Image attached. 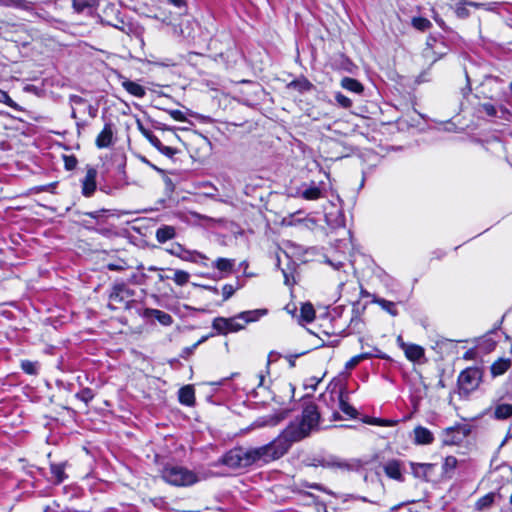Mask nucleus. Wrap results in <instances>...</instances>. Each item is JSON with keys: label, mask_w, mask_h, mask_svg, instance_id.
Wrapping results in <instances>:
<instances>
[{"label": "nucleus", "mask_w": 512, "mask_h": 512, "mask_svg": "<svg viewBox=\"0 0 512 512\" xmlns=\"http://www.w3.org/2000/svg\"><path fill=\"white\" fill-rule=\"evenodd\" d=\"M0 103H5L9 107L16 108L17 104L10 98V96L3 90H0Z\"/></svg>", "instance_id": "obj_47"}, {"label": "nucleus", "mask_w": 512, "mask_h": 512, "mask_svg": "<svg viewBox=\"0 0 512 512\" xmlns=\"http://www.w3.org/2000/svg\"><path fill=\"white\" fill-rule=\"evenodd\" d=\"M412 25L420 31H425L431 27V22L423 17H414L412 19Z\"/></svg>", "instance_id": "obj_36"}, {"label": "nucleus", "mask_w": 512, "mask_h": 512, "mask_svg": "<svg viewBox=\"0 0 512 512\" xmlns=\"http://www.w3.org/2000/svg\"><path fill=\"white\" fill-rule=\"evenodd\" d=\"M335 100L336 102L343 108H350L352 106V101L345 95H343L340 92H337L335 94Z\"/></svg>", "instance_id": "obj_43"}, {"label": "nucleus", "mask_w": 512, "mask_h": 512, "mask_svg": "<svg viewBox=\"0 0 512 512\" xmlns=\"http://www.w3.org/2000/svg\"><path fill=\"white\" fill-rule=\"evenodd\" d=\"M259 384H258V387H262L264 386V382H265V375L264 374H259Z\"/></svg>", "instance_id": "obj_60"}, {"label": "nucleus", "mask_w": 512, "mask_h": 512, "mask_svg": "<svg viewBox=\"0 0 512 512\" xmlns=\"http://www.w3.org/2000/svg\"><path fill=\"white\" fill-rule=\"evenodd\" d=\"M369 424L379 425V426H395L398 421L397 420H387V419H379V418H371L367 421Z\"/></svg>", "instance_id": "obj_44"}, {"label": "nucleus", "mask_w": 512, "mask_h": 512, "mask_svg": "<svg viewBox=\"0 0 512 512\" xmlns=\"http://www.w3.org/2000/svg\"><path fill=\"white\" fill-rule=\"evenodd\" d=\"M235 290L236 289L230 284L224 285L222 288L223 299L228 300L234 294Z\"/></svg>", "instance_id": "obj_48"}, {"label": "nucleus", "mask_w": 512, "mask_h": 512, "mask_svg": "<svg viewBox=\"0 0 512 512\" xmlns=\"http://www.w3.org/2000/svg\"><path fill=\"white\" fill-rule=\"evenodd\" d=\"M109 25L121 30L122 32H125V33H129L130 32V26L125 24L122 20H119L118 23H110L108 22Z\"/></svg>", "instance_id": "obj_49"}, {"label": "nucleus", "mask_w": 512, "mask_h": 512, "mask_svg": "<svg viewBox=\"0 0 512 512\" xmlns=\"http://www.w3.org/2000/svg\"><path fill=\"white\" fill-rule=\"evenodd\" d=\"M179 401L187 406H191L195 402V393L192 386L187 385L179 390Z\"/></svg>", "instance_id": "obj_16"}, {"label": "nucleus", "mask_w": 512, "mask_h": 512, "mask_svg": "<svg viewBox=\"0 0 512 512\" xmlns=\"http://www.w3.org/2000/svg\"><path fill=\"white\" fill-rule=\"evenodd\" d=\"M179 258L184 261L197 262V258L205 259L206 257L197 251H190L183 248Z\"/></svg>", "instance_id": "obj_33"}, {"label": "nucleus", "mask_w": 512, "mask_h": 512, "mask_svg": "<svg viewBox=\"0 0 512 512\" xmlns=\"http://www.w3.org/2000/svg\"><path fill=\"white\" fill-rule=\"evenodd\" d=\"M134 292L124 283H116L110 293V301L113 303H127L133 297Z\"/></svg>", "instance_id": "obj_7"}, {"label": "nucleus", "mask_w": 512, "mask_h": 512, "mask_svg": "<svg viewBox=\"0 0 512 512\" xmlns=\"http://www.w3.org/2000/svg\"><path fill=\"white\" fill-rule=\"evenodd\" d=\"M465 5L473 6L475 8H478V4L474 2H465V3H459L455 9V12L458 17L465 18L468 16V10L465 7Z\"/></svg>", "instance_id": "obj_39"}, {"label": "nucleus", "mask_w": 512, "mask_h": 512, "mask_svg": "<svg viewBox=\"0 0 512 512\" xmlns=\"http://www.w3.org/2000/svg\"><path fill=\"white\" fill-rule=\"evenodd\" d=\"M298 196L305 200H318L324 196L323 189L315 182L304 185L303 189L298 192Z\"/></svg>", "instance_id": "obj_12"}, {"label": "nucleus", "mask_w": 512, "mask_h": 512, "mask_svg": "<svg viewBox=\"0 0 512 512\" xmlns=\"http://www.w3.org/2000/svg\"><path fill=\"white\" fill-rule=\"evenodd\" d=\"M97 170L92 166H87L86 175L81 181L82 194L85 197H91L96 190Z\"/></svg>", "instance_id": "obj_8"}, {"label": "nucleus", "mask_w": 512, "mask_h": 512, "mask_svg": "<svg viewBox=\"0 0 512 512\" xmlns=\"http://www.w3.org/2000/svg\"><path fill=\"white\" fill-rule=\"evenodd\" d=\"M201 342H202V340H200L199 342L195 343L192 347H190V348H186V349H185V351H186L188 354H191V353L193 352V350L197 347V345H198L199 343H201Z\"/></svg>", "instance_id": "obj_61"}, {"label": "nucleus", "mask_w": 512, "mask_h": 512, "mask_svg": "<svg viewBox=\"0 0 512 512\" xmlns=\"http://www.w3.org/2000/svg\"><path fill=\"white\" fill-rule=\"evenodd\" d=\"M413 442L416 445H430L434 441L433 433L426 427L416 426L413 430Z\"/></svg>", "instance_id": "obj_11"}, {"label": "nucleus", "mask_w": 512, "mask_h": 512, "mask_svg": "<svg viewBox=\"0 0 512 512\" xmlns=\"http://www.w3.org/2000/svg\"><path fill=\"white\" fill-rule=\"evenodd\" d=\"M137 126L144 137H145V133H152L151 131L145 129L140 121L137 122Z\"/></svg>", "instance_id": "obj_57"}, {"label": "nucleus", "mask_w": 512, "mask_h": 512, "mask_svg": "<svg viewBox=\"0 0 512 512\" xmlns=\"http://www.w3.org/2000/svg\"><path fill=\"white\" fill-rule=\"evenodd\" d=\"M493 494L482 497V507L489 505L493 501Z\"/></svg>", "instance_id": "obj_54"}, {"label": "nucleus", "mask_w": 512, "mask_h": 512, "mask_svg": "<svg viewBox=\"0 0 512 512\" xmlns=\"http://www.w3.org/2000/svg\"><path fill=\"white\" fill-rule=\"evenodd\" d=\"M160 152L168 157H172L176 153V150L172 147L163 145Z\"/></svg>", "instance_id": "obj_51"}, {"label": "nucleus", "mask_w": 512, "mask_h": 512, "mask_svg": "<svg viewBox=\"0 0 512 512\" xmlns=\"http://www.w3.org/2000/svg\"><path fill=\"white\" fill-rule=\"evenodd\" d=\"M151 316L156 318L162 325L169 326L172 324V316L164 311L152 309L150 311Z\"/></svg>", "instance_id": "obj_26"}, {"label": "nucleus", "mask_w": 512, "mask_h": 512, "mask_svg": "<svg viewBox=\"0 0 512 512\" xmlns=\"http://www.w3.org/2000/svg\"><path fill=\"white\" fill-rule=\"evenodd\" d=\"M86 100L78 95H71L70 96V103L72 105V113H71V117L76 119L77 118V114H76V110H75V106H81V105H84L86 104Z\"/></svg>", "instance_id": "obj_40"}, {"label": "nucleus", "mask_w": 512, "mask_h": 512, "mask_svg": "<svg viewBox=\"0 0 512 512\" xmlns=\"http://www.w3.org/2000/svg\"><path fill=\"white\" fill-rule=\"evenodd\" d=\"M286 415H287L286 412H282V413H279L276 415H271V416L264 418L262 421H257L256 425L258 427L276 426L277 424H279L281 421H283L285 419Z\"/></svg>", "instance_id": "obj_22"}, {"label": "nucleus", "mask_w": 512, "mask_h": 512, "mask_svg": "<svg viewBox=\"0 0 512 512\" xmlns=\"http://www.w3.org/2000/svg\"><path fill=\"white\" fill-rule=\"evenodd\" d=\"M170 4L178 7V8H181L185 5V2L184 0H167Z\"/></svg>", "instance_id": "obj_56"}, {"label": "nucleus", "mask_w": 512, "mask_h": 512, "mask_svg": "<svg viewBox=\"0 0 512 512\" xmlns=\"http://www.w3.org/2000/svg\"><path fill=\"white\" fill-rule=\"evenodd\" d=\"M404 353L410 361H418L424 356V349L419 345L409 344Z\"/></svg>", "instance_id": "obj_18"}, {"label": "nucleus", "mask_w": 512, "mask_h": 512, "mask_svg": "<svg viewBox=\"0 0 512 512\" xmlns=\"http://www.w3.org/2000/svg\"><path fill=\"white\" fill-rule=\"evenodd\" d=\"M122 87L128 92L130 93L131 95L135 96V97H138V98H142L145 96L146 94V90L143 86H141L140 84L134 82V81H131L129 79H124L122 81Z\"/></svg>", "instance_id": "obj_15"}, {"label": "nucleus", "mask_w": 512, "mask_h": 512, "mask_svg": "<svg viewBox=\"0 0 512 512\" xmlns=\"http://www.w3.org/2000/svg\"><path fill=\"white\" fill-rule=\"evenodd\" d=\"M50 470L53 477L55 478V483L59 484L66 478V474L64 472V464H52Z\"/></svg>", "instance_id": "obj_31"}, {"label": "nucleus", "mask_w": 512, "mask_h": 512, "mask_svg": "<svg viewBox=\"0 0 512 512\" xmlns=\"http://www.w3.org/2000/svg\"><path fill=\"white\" fill-rule=\"evenodd\" d=\"M330 465L332 467H336V468H339V469H342V470H355V469H358L359 467V462L358 461H347V460H342V459H335V460H332Z\"/></svg>", "instance_id": "obj_24"}, {"label": "nucleus", "mask_w": 512, "mask_h": 512, "mask_svg": "<svg viewBox=\"0 0 512 512\" xmlns=\"http://www.w3.org/2000/svg\"><path fill=\"white\" fill-rule=\"evenodd\" d=\"M176 236V229L170 225H163L156 230L155 237L159 243H165L174 239Z\"/></svg>", "instance_id": "obj_13"}, {"label": "nucleus", "mask_w": 512, "mask_h": 512, "mask_svg": "<svg viewBox=\"0 0 512 512\" xmlns=\"http://www.w3.org/2000/svg\"><path fill=\"white\" fill-rule=\"evenodd\" d=\"M397 344L398 346L404 351L406 349V347L409 345L407 343L404 342L402 336H398L397 337Z\"/></svg>", "instance_id": "obj_55"}, {"label": "nucleus", "mask_w": 512, "mask_h": 512, "mask_svg": "<svg viewBox=\"0 0 512 512\" xmlns=\"http://www.w3.org/2000/svg\"><path fill=\"white\" fill-rule=\"evenodd\" d=\"M495 418L497 419H506L512 416V405L511 404H501L498 405L494 411Z\"/></svg>", "instance_id": "obj_28"}, {"label": "nucleus", "mask_w": 512, "mask_h": 512, "mask_svg": "<svg viewBox=\"0 0 512 512\" xmlns=\"http://www.w3.org/2000/svg\"><path fill=\"white\" fill-rule=\"evenodd\" d=\"M21 368L25 373H27L29 375H35V374H37V371H38V364H37V362L24 360L21 362Z\"/></svg>", "instance_id": "obj_38"}, {"label": "nucleus", "mask_w": 512, "mask_h": 512, "mask_svg": "<svg viewBox=\"0 0 512 512\" xmlns=\"http://www.w3.org/2000/svg\"><path fill=\"white\" fill-rule=\"evenodd\" d=\"M457 464H458V461L454 456H447L444 459V462L442 465L443 475L447 478H451L454 470L457 467Z\"/></svg>", "instance_id": "obj_20"}, {"label": "nucleus", "mask_w": 512, "mask_h": 512, "mask_svg": "<svg viewBox=\"0 0 512 512\" xmlns=\"http://www.w3.org/2000/svg\"><path fill=\"white\" fill-rule=\"evenodd\" d=\"M64 166L66 170H74L77 166V158L74 155H64L63 156Z\"/></svg>", "instance_id": "obj_42"}, {"label": "nucleus", "mask_w": 512, "mask_h": 512, "mask_svg": "<svg viewBox=\"0 0 512 512\" xmlns=\"http://www.w3.org/2000/svg\"><path fill=\"white\" fill-rule=\"evenodd\" d=\"M402 462L400 460L392 459L383 464V471L385 474L396 481L403 482V469Z\"/></svg>", "instance_id": "obj_9"}, {"label": "nucleus", "mask_w": 512, "mask_h": 512, "mask_svg": "<svg viewBox=\"0 0 512 512\" xmlns=\"http://www.w3.org/2000/svg\"><path fill=\"white\" fill-rule=\"evenodd\" d=\"M339 408L343 413H345L349 417L355 418L357 415L356 409L344 399L342 392H340L339 394Z\"/></svg>", "instance_id": "obj_27"}, {"label": "nucleus", "mask_w": 512, "mask_h": 512, "mask_svg": "<svg viewBox=\"0 0 512 512\" xmlns=\"http://www.w3.org/2000/svg\"><path fill=\"white\" fill-rule=\"evenodd\" d=\"M212 326L218 333H221V334L229 333L228 318L218 317V318L214 319Z\"/></svg>", "instance_id": "obj_30"}, {"label": "nucleus", "mask_w": 512, "mask_h": 512, "mask_svg": "<svg viewBox=\"0 0 512 512\" xmlns=\"http://www.w3.org/2000/svg\"><path fill=\"white\" fill-rule=\"evenodd\" d=\"M372 355L370 353H362L352 357L345 365L346 369H353L356 367L361 361L370 358Z\"/></svg>", "instance_id": "obj_37"}, {"label": "nucleus", "mask_w": 512, "mask_h": 512, "mask_svg": "<svg viewBox=\"0 0 512 512\" xmlns=\"http://www.w3.org/2000/svg\"><path fill=\"white\" fill-rule=\"evenodd\" d=\"M76 397L85 404H88L94 398V393L90 388H84L76 394Z\"/></svg>", "instance_id": "obj_41"}, {"label": "nucleus", "mask_w": 512, "mask_h": 512, "mask_svg": "<svg viewBox=\"0 0 512 512\" xmlns=\"http://www.w3.org/2000/svg\"><path fill=\"white\" fill-rule=\"evenodd\" d=\"M158 278H159L160 281H164V280L168 279L169 277L165 276V275H162V274H159Z\"/></svg>", "instance_id": "obj_64"}, {"label": "nucleus", "mask_w": 512, "mask_h": 512, "mask_svg": "<svg viewBox=\"0 0 512 512\" xmlns=\"http://www.w3.org/2000/svg\"><path fill=\"white\" fill-rule=\"evenodd\" d=\"M483 109L489 116H495L496 115V108L491 104H484Z\"/></svg>", "instance_id": "obj_52"}, {"label": "nucleus", "mask_w": 512, "mask_h": 512, "mask_svg": "<svg viewBox=\"0 0 512 512\" xmlns=\"http://www.w3.org/2000/svg\"><path fill=\"white\" fill-rule=\"evenodd\" d=\"M11 2H12V0H0V5L9 7Z\"/></svg>", "instance_id": "obj_62"}, {"label": "nucleus", "mask_w": 512, "mask_h": 512, "mask_svg": "<svg viewBox=\"0 0 512 512\" xmlns=\"http://www.w3.org/2000/svg\"><path fill=\"white\" fill-rule=\"evenodd\" d=\"M498 336V333H487L482 336V352H491L497 343L495 337Z\"/></svg>", "instance_id": "obj_23"}, {"label": "nucleus", "mask_w": 512, "mask_h": 512, "mask_svg": "<svg viewBox=\"0 0 512 512\" xmlns=\"http://www.w3.org/2000/svg\"><path fill=\"white\" fill-rule=\"evenodd\" d=\"M410 468L411 473L415 478L428 482L431 480L436 464L411 462Z\"/></svg>", "instance_id": "obj_6"}, {"label": "nucleus", "mask_w": 512, "mask_h": 512, "mask_svg": "<svg viewBox=\"0 0 512 512\" xmlns=\"http://www.w3.org/2000/svg\"><path fill=\"white\" fill-rule=\"evenodd\" d=\"M480 385V371L477 368H467L458 377L460 393L468 395Z\"/></svg>", "instance_id": "obj_3"}, {"label": "nucleus", "mask_w": 512, "mask_h": 512, "mask_svg": "<svg viewBox=\"0 0 512 512\" xmlns=\"http://www.w3.org/2000/svg\"><path fill=\"white\" fill-rule=\"evenodd\" d=\"M169 113L177 121H184L186 119L184 113L180 110H171Z\"/></svg>", "instance_id": "obj_50"}, {"label": "nucleus", "mask_w": 512, "mask_h": 512, "mask_svg": "<svg viewBox=\"0 0 512 512\" xmlns=\"http://www.w3.org/2000/svg\"><path fill=\"white\" fill-rule=\"evenodd\" d=\"M468 430L464 426L448 427L443 430L441 439L444 445H457L467 436Z\"/></svg>", "instance_id": "obj_4"}, {"label": "nucleus", "mask_w": 512, "mask_h": 512, "mask_svg": "<svg viewBox=\"0 0 512 512\" xmlns=\"http://www.w3.org/2000/svg\"><path fill=\"white\" fill-rule=\"evenodd\" d=\"M97 0H73L72 6L77 13L91 14L97 7Z\"/></svg>", "instance_id": "obj_14"}, {"label": "nucleus", "mask_w": 512, "mask_h": 512, "mask_svg": "<svg viewBox=\"0 0 512 512\" xmlns=\"http://www.w3.org/2000/svg\"><path fill=\"white\" fill-rule=\"evenodd\" d=\"M114 128L111 122L104 125L102 131L98 134L95 144L99 149L108 148L113 143Z\"/></svg>", "instance_id": "obj_10"}, {"label": "nucleus", "mask_w": 512, "mask_h": 512, "mask_svg": "<svg viewBox=\"0 0 512 512\" xmlns=\"http://www.w3.org/2000/svg\"><path fill=\"white\" fill-rule=\"evenodd\" d=\"M259 311H245L239 315L228 318L229 332H237L244 328L246 323L257 320Z\"/></svg>", "instance_id": "obj_5"}, {"label": "nucleus", "mask_w": 512, "mask_h": 512, "mask_svg": "<svg viewBox=\"0 0 512 512\" xmlns=\"http://www.w3.org/2000/svg\"><path fill=\"white\" fill-rule=\"evenodd\" d=\"M183 248H184V246L181 245L180 243H173V244H171V246L169 248H166L165 250L170 255H173V256H176L179 258L180 254L183 251Z\"/></svg>", "instance_id": "obj_45"}, {"label": "nucleus", "mask_w": 512, "mask_h": 512, "mask_svg": "<svg viewBox=\"0 0 512 512\" xmlns=\"http://www.w3.org/2000/svg\"><path fill=\"white\" fill-rule=\"evenodd\" d=\"M107 267H108L109 270H112V271L122 270L123 269L122 266L116 265V264H108Z\"/></svg>", "instance_id": "obj_59"}, {"label": "nucleus", "mask_w": 512, "mask_h": 512, "mask_svg": "<svg viewBox=\"0 0 512 512\" xmlns=\"http://www.w3.org/2000/svg\"><path fill=\"white\" fill-rule=\"evenodd\" d=\"M145 138L149 141V143L154 146L158 151L161 150L163 144L153 133H145Z\"/></svg>", "instance_id": "obj_46"}, {"label": "nucleus", "mask_w": 512, "mask_h": 512, "mask_svg": "<svg viewBox=\"0 0 512 512\" xmlns=\"http://www.w3.org/2000/svg\"><path fill=\"white\" fill-rule=\"evenodd\" d=\"M105 210H101V211H95V212H87L86 215L91 217V218H98L100 213L101 212H104Z\"/></svg>", "instance_id": "obj_58"}, {"label": "nucleus", "mask_w": 512, "mask_h": 512, "mask_svg": "<svg viewBox=\"0 0 512 512\" xmlns=\"http://www.w3.org/2000/svg\"><path fill=\"white\" fill-rule=\"evenodd\" d=\"M87 112H88L90 117L95 118L97 116L98 109H97V107H95V106H93L91 104H88L87 105Z\"/></svg>", "instance_id": "obj_53"}, {"label": "nucleus", "mask_w": 512, "mask_h": 512, "mask_svg": "<svg viewBox=\"0 0 512 512\" xmlns=\"http://www.w3.org/2000/svg\"><path fill=\"white\" fill-rule=\"evenodd\" d=\"M375 303H377L383 310L387 311L390 315H398V310L394 302L388 301L383 298H379L375 300Z\"/></svg>", "instance_id": "obj_29"}, {"label": "nucleus", "mask_w": 512, "mask_h": 512, "mask_svg": "<svg viewBox=\"0 0 512 512\" xmlns=\"http://www.w3.org/2000/svg\"><path fill=\"white\" fill-rule=\"evenodd\" d=\"M9 7L27 12H32L34 10V3L27 0H12Z\"/></svg>", "instance_id": "obj_32"}, {"label": "nucleus", "mask_w": 512, "mask_h": 512, "mask_svg": "<svg viewBox=\"0 0 512 512\" xmlns=\"http://www.w3.org/2000/svg\"><path fill=\"white\" fill-rule=\"evenodd\" d=\"M320 413L316 404L308 403L301 417L292 421L270 443L260 447H235L223 456V464L231 469H245L254 464H267L284 456L293 443L319 429Z\"/></svg>", "instance_id": "obj_1"}, {"label": "nucleus", "mask_w": 512, "mask_h": 512, "mask_svg": "<svg viewBox=\"0 0 512 512\" xmlns=\"http://www.w3.org/2000/svg\"><path fill=\"white\" fill-rule=\"evenodd\" d=\"M172 279L177 285L184 286L189 282L190 274L184 270H175Z\"/></svg>", "instance_id": "obj_34"}, {"label": "nucleus", "mask_w": 512, "mask_h": 512, "mask_svg": "<svg viewBox=\"0 0 512 512\" xmlns=\"http://www.w3.org/2000/svg\"><path fill=\"white\" fill-rule=\"evenodd\" d=\"M162 479L174 486H189L198 481L196 474L185 467L166 465L161 471Z\"/></svg>", "instance_id": "obj_2"}, {"label": "nucleus", "mask_w": 512, "mask_h": 512, "mask_svg": "<svg viewBox=\"0 0 512 512\" xmlns=\"http://www.w3.org/2000/svg\"><path fill=\"white\" fill-rule=\"evenodd\" d=\"M234 266V261L226 258H218L215 261V267L223 272H231Z\"/></svg>", "instance_id": "obj_35"}, {"label": "nucleus", "mask_w": 512, "mask_h": 512, "mask_svg": "<svg viewBox=\"0 0 512 512\" xmlns=\"http://www.w3.org/2000/svg\"><path fill=\"white\" fill-rule=\"evenodd\" d=\"M148 270L149 271H160V270H163V268H159L156 266H150V267H148Z\"/></svg>", "instance_id": "obj_63"}, {"label": "nucleus", "mask_w": 512, "mask_h": 512, "mask_svg": "<svg viewBox=\"0 0 512 512\" xmlns=\"http://www.w3.org/2000/svg\"><path fill=\"white\" fill-rule=\"evenodd\" d=\"M289 88H293L300 93L310 91L313 88V84L306 78H299L289 83Z\"/></svg>", "instance_id": "obj_21"}, {"label": "nucleus", "mask_w": 512, "mask_h": 512, "mask_svg": "<svg viewBox=\"0 0 512 512\" xmlns=\"http://www.w3.org/2000/svg\"><path fill=\"white\" fill-rule=\"evenodd\" d=\"M301 319L305 322H312L315 318V310L311 303H304L300 310Z\"/></svg>", "instance_id": "obj_25"}, {"label": "nucleus", "mask_w": 512, "mask_h": 512, "mask_svg": "<svg viewBox=\"0 0 512 512\" xmlns=\"http://www.w3.org/2000/svg\"><path fill=\"white\" fill-rule=\"evenodd\" d=\"M511 366V361L509 359L500 358L495 361L491 366V373L493 377L500 376L504 374Z\"/></svg>", "instance_id": "obj_17"}, {"label": "nucleus", "mask_w": 512, "mask_h": 512, "mask_svg": "<svg viewBox=\"0 0 512 512\" xmlns=\"http://www.w3.org/2000/svg\"><path fill=\"white\" fill-rule=\"evenodd\" d=\"M341 86L351 92L361 94L363 92V85L354 78L344 77L341 80Z\"/></svg>", "instance_id": "obj_19"}]
</instances>
